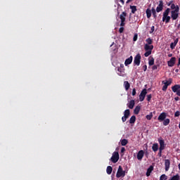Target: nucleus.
Wrapping results in <instances>:
<instances>
[{
	"label": "nucleus",
	"instance_id": "1",
	"mask_svg": "<svg viewBox=\"0 0 180 180\" xmlns=\"http://www.w3.org/2000/svg\"><path fill=\"white\" fill-rule=\"evenodd\" d=\"M167 6H170V8H167L162 14V20L165 23H169L171 19L176 20L179 18V6L175 5L173 1H170L167 3Z\"/></svg>",
	"mask_w": 180,
	"mask_h": 180
},
{
	"label": "nucleus",
	"instance_id": "2",
	"mask_svg": "<svg viewBox=\"0 0 180 180\" xmlns=\"http://www.w3.org/2000/svg\"><path fill=\"white\" fill-rule=\"evenodd\" d=\"M153 49H154V46L153 45H148V44H145L144 46V49L146 51L144 53L145 57H148V56H150Z\"/></svg>",
	"mask_w": 180,
	"mask_h": 180
},
{
	"label": "nucleus",
	"instance_id": "3",
	"mask_svg": "<svg viewBox=\"0 0 180 180\" xmlns=\"http://www.w3.org/2000/svg\"><path fill=\"white\" fill-rule=\"evenodd\" d=\"M124 175H126V172L123 171V168H122V166H119L118 170L116 174L117 178H123L124 177Z\"/></svg>",
	"mask_w": 180,
	"mask_h": 180
},
{
	"label": "nucleus",
	"instance_id": "4",
	"mask_svg": "<svg viewBox=\"0 0 180 180\" xmlns=\"http://www.w3.org/2000/svg\"><path fill=\"white\" fill-rule=\"evenodd\" d=\"M110 160L112 161V162H113V164H116V162H117V161H119V153L114 152L110 158Z\"/></svg>",
	"mask_w": 180,
	"mask_h": 180
},
{
	"label": "nucleus",
	"instance_id": "5",
	"mask_svg": "<svg viewBox=\"0 0 180 180\" xmlns=\"http://www.w3.org/2000/svg\"><path fill=\"white\" fill-rule=\"evenodd\" d=\"M162 83L164 84L162 86V91H167L168 86L170 84H172V79H169V80L162 81Z\"/></svg>",
	"mask_w": 180,
	"mask_h": 180
},
{
	"label": "nucleus",
	"instance_id": "6",
	"mask_svg": "<svg viewBox=\"0 0 180 180\" xmlns=\"http://www.w3.org/2000/svg\"><path fill=\"white\" fill-rule=\"evenodd\" d=\"M146 95H147V89H144L141 91L139 95L140 102H143V101H144V99L146 98Z\"/></svg>",
	"mask_w": 180,
	"mask_h": 180
},
{
	"label": "nucleus",
	"instance_id": "7",
	"mask_svg": "<svg viewBox=\"0 0 180 180\" xmlns=\"http://www.w3.org/2000/svg\"><path fill=\"white\" fill-rule=\"evenodd\" d=\"M141 60V56H140V53H138L135 57H134V64L135 65H140V61Z\"/></svg>",
	"mask_w": 180,
	"mask_h": 180
},
{
	"label": "nucleus",
	"instance_id": "8",
	"mask_svg": "<svg viewBox=\"0 0 180 180\" xmlns=\"http://www.w3.org/2000/svg\"><path fill=\"white\" fill-rule=\"evenodd\" d=\"M162 9H164V2L162 1V0H160L159 1L158 6L156 8V12L159 13V12L162 11Z\"/></svg>",
	"mask_w": 180,
	"mask_h": 180
},
{
	"label": "nucleus",
	"instance_id": "9",
	"mask_svg": "<svg viewBox=\"0 0 180 180\" xmlns=\"http://www.w3.org/2000/svg\"><path fill=\"white\" fill-rule=\"evenodd\" d=\"M129 116H130V110L127 109L124 112V116L122 117V122H126Z\"/></svg>",
	"mask_w": 180,
	"mask_h": 180
},
{
	"label": "nucleus",
	"instance_id": "10",
	"mask_svg": "<svg viewBox=\"0 0 180 180\" xmlns=\"http://www.w3.org/2000/svg\"><path fill=\"white\" fill-rule=\"evenodd\" d=\"M120 18L121 20L120 26H124V22L126 21V12H122Z\"/></svg>",
	"mask_w": 180,
	"mask_h": 180
},
{
	"label": "nucleus",
	"instance_id": "11",
	"mask_svg": "<svg viewBox=\"0 0 180 180\" xmlns=\"http://www.w3.org/2000/svg\"><path fill=\"white\" fill-rule=\"evenodd\" d=\"M159 143H160V148L159 150H160V153H162V150L165 148V142L162 139H158Z\"/></svg>",
	"mask_w": 180,
	"mask_h": 180
},
{
	"label": "nucleus",
	"instance_id": "12",
	"mask_svg": "<svg viewBox=\"0 0 180 180\" xmlns=\"http://www.w3.org/2000/svg\"><path fill=\"white\" fill-rule=\"evenodd\" d=\"M144 150H139L137 153V160H139V161H141L143 160V157H144Z\"/></svg>",
	"mask_w": 180,
	"mask_h": 180
},
{
	"label": "nucleus",
	"instance_id": "13",
	"mask_svg": "<svg viewBox=\"0 0 180 180\" xmlns=\"http://www.w3.org/2000/svg\"><path fill=\"white\" fill-rule=\"evenodd\" d=\"M166 117H167V113H165V112H162V113H160V115L158 116V120H159V122H164V120H165Z\"/></svg>",
	"mask_w": 180,
	"mask_h": 180
},
{
	"label": "nucleus",
	"instance_id": "14",
	"mask_svg": "<svg viewBox=\"0 0 180 180\" xmlns=\"http://www.w3.org/2000/svg\"><path fill=\"white\" fill-rule=\"evenodd\" d=\"M132 62H133V56H130L129 58L125 60L124 65L126 66L130 65V64H131Z\"/></svg>",
	"mask_w": 180,
	"mask_h": 180
},
{
	"label": "nucleus",
	"instance_id": "15",
	"mask_svg": "<svg viewBox=\"0 0 180 180\" xmlns=\"http://www.w3.org/2000/svg\"><path fill=\"white\" fill-rule=\"evenodd\" d=\"M167 65L169 67H174L175 65V58H172L168 62Z\"/></svg>",
	"mask_w": 180,
	"mask_h": 180
},
{
	"label": "nucleus",
	"instance_id": "16",
	"mask_svg": "<svg viewBox=\"0 0 180 180\" xmlns=\"http://www.w3.org/2000/svg\"><path fill=\"white\" fill-rule=\"evenodd\" d=\"M135 102L134 100H131L127 104V105L128 106V108L129 109H133V108H134V105H135Z\"/></svg>",
	"mask_w": 180,
	"mask_h": 180
},
{
	"label": "nucleus",
	"instance_id": "17",
	"mask_svg": "<svg viewBox=\"0 0 180 180\" xmlns=\"http://www.w3.org/2000/svg\"><path fill=\"white\" fill-rule=\"evenodd\" d=\"M165 171H168L169 169V165H171V162L169 160H165Z\"/></svg>",
	"mask_w": 180,
	"mask_h": 180
},
{
	"label": "nucleus",
	"instance_id": "18",
	"mask_svg": "<svg viewBox=\"0 0 180 180\" xmlns=\"http://www.w3.org/2000/svg\"><path fill=\"white\" fill-rule=\"evenodd\" d=\"M179 89H180V85L179 84H176L173 87H172V90L174 93H176L177 91H179Z\"/></svg>",
	"mask_w": 180,
	"mask_h": 180
},
{
	"label": "nucleus",
	"instance_id": "19",
	"mask_svg": "<svg viewBox=\"0 0 180 180\" xmlns=\"http://www.w3.org/2000/svg\"><path fill=\"white\" fill-rule=\"evenodd\" d=\"M153 169H154V167L153 166H150V167L147 169L146 176H150V175H151V172H153Z\"/></svg>",
	"mask_w": 180,
	"mask_h": 180
},
{
	"label": "nucleus",
	"instance_id": "20",
	"mask_svg": "<svg viewBox=\"0 0 180 180\" xmlns=\"http://www.w3.org/2000/svg\"><path fill=\"white\" fill-rule=\"evenodd\" d=\"M176 44H178V39H176L174 42H172L170 44V49H172V50H174V49H175V47L176 46Z\"/></svg>",
	"mask_w": 180,
	"mask_h": 180
},
{
	"label": "nucleus",
	"instance_id": "21",
	"mask_svg": "<svg viewBox=\"0 0 180 180\" xmlns=\"http://www.w3.org/2000/svg\"><path fill=\"white\" fill-rule=\"evenodd\" d=\"M141 109V107L140 105H137L134 110V115H139L140 113V110Z\"/></svg>",
	"mask_w": 180,
	"mask_h": 180
},
{
	"label": "nucleus",
	"instance_id": "22",
	"mask_svg": "<svg viewBox=\"0 0 180 180\" xmlns=\"http://www.w3.org/2000/svg\"><path fill=\"white\" fill-rule=\"evenodd\" d=\"M118 75L120 77H124V69L118 68Z\"/></svg>",
	"mask_w": 180,
	"mask_h": 180
},
{
	"label": "nucleus",
	"instance_id": "23",
	"mask_svg": "<svg viewBox=\"0 0 180 180\" xmlns=\"http://www.w3.org/2000/svg\"><path fill=\"white\" fill-rule=\"evenodd\" d=\"M151 13H153L152 10H150V8H148L146 10V16L148 19H150L151 18Z\"/></svg>",
	"mask_w": 180,
	"mask_h": 180
},
{
	"label": "nucleus",
	"instance_id": "24",
	"mask_svg": "<svg viewBox=\"0 0 180 180\" xmlns=\"http://www.w3.org/2000/svg\"><path fill=\"white\" fill-rule=\"evenodd\" d=\"M124 86L127 91H129V89L130 88V83L127 81L124 82Z\"/></svg>",
	"mask_w": 180,
	"mask_h": 180
},
{
	"label": "nucleus",
	"instance_id": "25",
	"mask_svg": "<svg viewBox=\"0 0 180 180\" xmlns=\"http://www.w3.org/2000/svg\"><path fill=\"white\" fill-rule=\"evenodd\" d=\"M152 150L155 153L158 151V143H153V145L152 146Z\"/></svg>",
	"mask_w": 180,
	"mask_h": 180
},
{
	"label": "nucleus",
	"instance_id": "26",
	"mask_svg": "<svg viewBox=\"0 0 180 180\" xmlns=\"http://www.w3.org/2000/svg\"><path fill=\"white\" fill-rule=\"evenodd\" d=\"M136 122V116L133 115L129 119V123L130 124H133Z\"/></svg>",
	"mask_w": 180,
	"mask_h": 180
},
{
	"label": "nucleus",
	"instance_id": "27",
	"mask_svg": "<svg viewBox=\"0 0 180 180\" xmlns=\"http://www.w3.org/2000/svg\"><path fill=\"white\" fill-rule=\"evenodd\" d=\"M112 167L111 166H108L107 169H106L107 174L108 175H110V174H112Z\"/></svg>",
	"mask_w": 180,
	"mask_h": 180
},
{
	"label": "nucleus",
	"instance_id": "28",
	"mask_svg": "<svg viewBox=\"0 0 180 180\" xmlns=\"http://www.w3.org/2000/svg\"><path fill=\"white\" fill-rule=\"evenodd\" d=\"M169 180H179V174H176V175L172 176Z\"/></svg>",
	"mask_w": 180,
	"mask_h": 180
},
{
	"label": "nucleus",
	"instance_id": "29",
	"mask_svg": "<svg viewBox=\"0 0 180 180\" xmlns=\"http://www.w3.org/2000/svg\"><path fill=\"white\" fill-rule=\"evenodd\" d=\"M169 124V119L167 118L163 120V125L168 126Z\"/></svg>",
	"mask_w": 180,
	"mask_h": 180
},
{
	"label": "nucleus",
	"instance_id": "30",
	"mask_svg": "<svg viewBox=\"0 0 180 180\" xmlns=\"http://www.w3.org/2000/svg\"><path fill=\"white\" fill-rule=\"evenodd\" d=\"M146 41L147 43L146 44H148V45H152L153 44V39L151 38L146 39Z\"/></svg>",
	"mask_w": 180,
	"mask_h": 180
},
{
	"label": "nucleus",
	"instance_id": "31",
	"mask_svg": "<svg viewBox=\"0 0 180 180\" xmlns=\"http://www.w3.org/2000/svg\"><path fill=\"white\" fill-rule=\"evenodd\" d=\"M128 143H129V141H127V139H122L121 141L122 146H126Z\"/></svg>",
	"mask_w": 180,
	"mask_h": 180
},
{
	"label": "nucleus",
	"instance_id": "32",
	"mask_svg": "<svg viewBox=\"0 0 180 180\" xmlns=\"http://www.w3.org/2000/svg\"><path fill=\"white\" fill-rule=\"evenodd\" d=\"M168 179V176L165 174H162L160 177V180H167Z\"/></svg>",
	"mask_w": 180,
	"mask_h": 180
},
{
	"label": "nucleus",
	"instance_id": "33",
	"mask_svg": "<svg viewBox=\"0 0 180 180\" xmlns=\"http://www.w3.org/2000/svg\"><path fill=\"white\" fill-rule=\"evenodd\" d=\"M131 9L132 13H136V11H137V8L136 7V6H131Z\"/></svg>",
	"mask_w": 180,
	"mask_h": 180
},
{
	"label": "nucleus",
	"instance_id": "34",
	"mask_svg": "<svg viewBox=\"0 0 180 180\" xmlns=\"http://www.w3.org/2000/svg\"><path fill=\"white\" fill-rule=\"evenodd\" d=\"M152 13L154 18H157V10H155V8H152Z\"/></svg>",
	"mask_w": 180,
	"mask_h": 180
},
{
	"label": "nucleus",
	"instance_id": "35",
	"mask_svg": "<svg viewBox=\"0 0 180 180\" xmlns=\"http://www.w3.org/2000/svg\"><path fill=\"white\" fill-rule=\"evenodd\" d=\"M147 120H151L153 119V112H150L149 115H146Z\"/></svg>",
	"mask_w": 180,
	"mask_h": 180
},
{
	"label": "nucleus",
	"instance_id": "36",
	"mask_svg": "<svg viewBox=\"0 0 180 180\" xmlns=\"http://www.w3.org/2000/svg\"><path fill=\"white\" fill-rule=\"evenodd\" d=\"M149 65H154V58H152L148 61Z\"/></svg>",
	"mask_w": 180,
	"mask_h": 180
},
{
	"label": "nucleus",
	"instance_id": "37",
	"mask_svg": "<svg viewBox=\"0 0 180 180\" xmlns=\"http://www.w3.org/2000/svg\"><path fill=\"white\" fill-rule=\"evenodd\" d=\"M151 98H153V96L151 94L147 95V101L148 102H150L151 101Z\"/></svg>",
	"mask_w": 180,
	"mask_h": 180
},
{
	"label": "nucleus",
	"instance_id": "38",
	"mask_svg": "<svg viewBox=\"0 0 180 180\" xmlns=\"http://www.w3.org/2000/svg\"><path fill=\"white\" fill-rule=\"evenodd\" d=\"M138 37H139V34H134V38H133L134 41H137Z\"/></svg>",
	"mask_w": 180,
	"mask_h": 180
},
{
	"label": "nucleus",
	"instance_id": "39",
	"mask_svg": "<svg viewBox=\"0 0 180 180\" xmlns=\"http://www.w3.org/2000/svg\"><path fill=\"white\" fill-rule=\"evenodd\" d=\"M179 115H180V112H179V111H176V112L174 113L175 117H179Z\"/></svg>",
	"mask_w": 180,
	"mask_h": 180
},
{
	"label": "nucleus",
	"instance_id": "40",
	"mask_svg": "<svg viewBox=\"0 0 180 180\" xmlns=\"http://www.w3.org/2000/svg\"><path fill=\"white\" fill-rule=\"evenodd\" d=\"M158 65H153V67H152V70H158Z\"/></svg>",
	"mask_w": 180,
	"mask_h": 180
},
{
	"label": "nucleus",
	"instance_id": "41",
	"mask_svg": "<svg viewBox=\"0 0 180 180\" xmlns=\"http://www.w3.org/2000/svg\"><path fill=\"white\" fill-rule=\"evenodd\" d=\"M155 29V27L152 26L151 29H150V33H153L154 32Z\"/></svg>",
	"mask_w": 180,
	"mask_h": 180
},
{
	"label": "nucleus",
	"instance_id": "42",
	"mask_svg": "<svg viewBox=\"0 0 180 180\" xmlns=\"http://www.w3.org/2000/svg\"><path fill=\"white\" fill-rule=\"evenodd\" d=\"M136 89H133V90H132V96H136Z\"/></svg>",
	"mask_w": 180,
	"mask_h": 180
},
{
	"label": "nucleus",
	"instance_id": "43",
	"mask_svg": "<svg viewBox=\"0 0 180 180\" xmlns=\"http://www.w3.org/2000/svg\"><path fill=\"white\" fill-rule=\"evenodd\" d=\"M123 30H124V28L123 27H120L119 30L120 33H123Z\"/></svg>",
	"mask_w": 180,
	"mask_h": 180
},
{
	"label": "nucleus",
	"instance_id": "44",
	"mask_svg": "<svg viewBox=\"0 0 180 180\" xmlns=\"http://www.w3.org/2000/svg\"><path fill=\"white\" fill-rule=\"evenodd\" d=\"M143 71H144V72L147 71V65H144L143 66Z\"/></svg>",
	"mask_w": 180,
	"mask_h": 180
},
{
	"label": "nucleus",
	"instance_id": "45",
	"mask_svg": "<svg viewBox=\"0 0 180 180\" xmlns=\"http://www.w3.org/2000/svg\"><path fill=\"white\" fill-rule=\"evenodd\" d=\"M121 68V70H124V65L121 64L120 68Z\"/></svg>",
	"mask_w": 180,
	"mask_h": 180
},
{
	"label": "nucleus",
	"instance_id": "46",
	"mask_svg": "<svg viewBox=\"0 0 180 180\" xmlns=\"http://www.w3.org/2000/svg\"><path fill=\"white\" fill-rule=\"evenodd\" d=\"M125 151H126V148H121V153H124Z\"/></svg>",
	"mask_w": 180,
	"mask_h": 180
},
{
	"label": "nucleus",
	"instance_id": "47",
	"mask_svg": "<svg viewBox=\"0 0 180 180\" xmlns=\"http://www.w3.org/2000/svg\"><path fill=\"white\" fill-rule=\"evenodd\" d=\"M174 101H179V97H175V98H174Z\"/></svg>",
	"mask_w": 180,
	"mask_h": 180
},
{
	"label": "nucleus",
	"instance_id": "48",
	"mask_svg": "<svg viewBox=\"0 0 180 180\" xmlns=\"http://www.w3.org/2000/svg\"><path fill=\"white\" fill-rule=\"evenodd\" d=\"M176 94L178 95V96H180V90H179Z\"/></svg>",
	"mask_w": 180,
	"mask_h": 180
},
{
	"label": "nucleus",
	"instance_id": "49",
	"mask_svg": "<svg viewBox=\"0 0 180 180\" xmlns=\"http://www.w3.org/2000/svg\"><path fill=\"white\" fill-rule=\"evenodd\" d=\"M162 153V152H161V150H159V155H160V157H161Z\"/></svg>",
	"mask_w": 180,
	"mask_h": 180
},
{
	"label": "nucleus",
	"instance_id": "50",
	"mask_svg": "<svg viewBox=\"0 0 180 180\" xmlns=\"http://www.w3.org/2000/svg\"><path fill=\"white\" fill-rule=\"evenodd\" d=\"M120 2H122V4H124V0H120Z\"/></svg>",
	"mask_w": 180,
	"mask_h": 180
},
{
	"label": "nucleus",
	"instance_id": "51",
	"mask_svg": "<svg viewBox=\"0 0 180 180\" xmlns=\"http://www.w3.org/2000/svg\"><path fill=\"white\" fill-rule=\"evenodd\" d=\"M179 65H180V58H179Z\"/></svg>",
	"mask_w": 180,
	"mask_h": 180
},
{
	"label": "nucleus",
	"instance_id": "52",
	"mask_svg": "<svg viewBox=\"0 0 180 180\" xmlns=\"http://www.w3.org/2000/svg\"><path fill=\"white\" fill-rule=\"evenodd\" d=\"M114 43H112L111 45H110V47H112V46H113Z\"/></svg>",
	"mask_w": 180,
	"mask_h": 180
},
{
	"label": "nucleus",
	"instance_id": "53",
	"mask_svg": "<svg viewBox=\"0 0 180 180\" xmlns=\"http://www.w3.org/2000/svg\"><path fill=\"white\" fill-rule=\"evenodd\" d=\"M178 71H179L178 69H177V70H176V72H178Z\"/></svg>",
	"mask_w": 180,
	"mask_h": 180
},
{
	"label": "nucleus",
	"instance_id": "54",
	"mask_svg": "<svg viewBox=\"0 0 180 180\" xmlns=\"http://www.w3.org/2000/svg\"><path fill=\"white\" fill-rule=\"evenodd\" d=\"M179 180H180V177H179Z\"/></svg>",
	"mask_w": 180,
	"mask_h": 180
}]
</instances>
